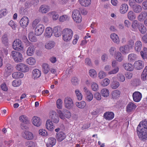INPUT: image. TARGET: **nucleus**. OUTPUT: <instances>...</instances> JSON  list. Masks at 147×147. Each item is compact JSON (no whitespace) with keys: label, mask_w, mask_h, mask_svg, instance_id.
Wrapping results in <instances>:
<instances>
[{"label":"nucleus","mask_w":147,"mask_h":147,"mask_svg":"<svg viewBox=\"0 0 147 147\" xmlns=\"http://www.w3.org/2000/svg\"><path fill=\"white\" fill-rule=\"evenodd\" d=\"M62 39L66 42H70L72 39L74 35V32L71 29L65 28L62 32Z\"/></svg>","instance_id":"obj_1"},{"label":"nucleus","mask_w":147,"mask_h":147,"mask_svg":"<svg viewBox=\"0 0 147 147\" xmlns=\"http://www.w3.org/2000/svg\"><path fill=\"white\" fill-rule=\"evenodd\" d=\"M11 56L16 62H20L23 60L22 55L19 52L13 51L11 52Z\"/></svg>","instance_id":"obj_2"},{"label":"nucleus","mask_w":147,"mask_h":147,"mask_svg":"<svg viewBox=\"0 0 147 147\" xmlns=\"http://www.w3.org/2000/svg\"><path fill=\"white\" fill-rule=\"evenodd\" d=\"M72 18L75 22L79 23L81 22L82 20V18L79 11L78 10H74L72 15Z\"/></svg>","instance_id":"obj_3"},{"label":"nucleus","mask_w":147,"mask_h":147,"mask_svg":"<svg viewBox=\"0 0 147 147\" xmlns=\"http://www.w3.org/2000/svg\"><path fill=\"white\" fill-rule=\"evenodd\" d=\"M56 111L58 114L59 117L61 119H64L66 118H69L71 116V113L68 110H66L64 113L60 110L57 109Z\"/></svg>","instance_id":"obj_4"},{"label":"nucleus","mask_w":147,"mask_h":147,"mask_svg":"<svg viewBox=\"0 0 147 147\" xmlns=\"http://www.w3.org/2000/svg\"><path fill=\"white\" fill-rule=\"evenodd\" d=\"M58 115L55 111L52 110L50 112L49 117L51 119V121L54 123H57L59 121V117Z\"/></svg>","instance_id":"obj_5"},{"label":"nucleus","mask_w":147,"mask_h":147,"mask_svg":"<svg viewBox=\"0 0 147 147\" xmlns=\"http://www.w3.org/2000/svg\"><path fill=\"white\" fill-rule=\"evenodd\" d=\"M74 105L72 99L70 97H66L64 99V106L66 109H71Z\"/></svg>","instance_id":"obj_6"},{"label":"nucleus","mask_w":147,"mask_h":147,"mask_svg":"<svg viewBox=\"0 0 147 147\" xmlns=\"http://www.w3.org/2000/svg\"><path fill=\"white\" fill-rule=\"evenodd\" d=\"M137 131L140 138L143 140L147 139V129L137 128Z\"/></svg>","instance_id":"obj_7"},{"label":"nucleus","mask_w":147,"mask_h":147,"mask_svg":"<svg viewBox=\"0 0 147 147\" xmlns=\"http://www.w3.org/2000/svg\"><path fill=\"white\" fill-rule=\"evenodd\" d=\"M27 46H30L28 48L26 51V54L29 56L34 55L35 51V47L31 43L28 41L26 43Z\"/></svg>","instance_id":"obj_8"},{"label":"nucleus","mask_w":147,"mask_h":147,"mask_svg":"<svg viewBox=\"0 0 147 147\" xmlns=\"http://www.w3.org/2000/svg\"><path fill=\"white\" fill-rule=\"evenodd\" d=\"M13 48L16 50H22L23 48V46L21 40L19 39L15 40L13 43Z\"/></svg>","instance_id":"obj_9"},{"label":"nucleus","mask_w":147,"mask_h":147,"mask_svg":"<svg viewBox=\"0 0 147 147\" xmlns=\"http://www.w3.org/2000/svg\"><path fill=\"white\" fill-rule=\"evenodd\" d=\"M35 28V34L36 36H40L44 32L45 29V26L42 24H39Z\"/></svg>","instance_id":"obj_10"},{"label":"nucleus","mask_w":147,"mask_h":147,"mask_svg":"<svg viewBox=\"0 0 147 147\" xmlns=\"http://www.w3.org/2000/svg\"><path fill=\"white\" fill-rule=\"evenodd\" d=\"M16 68L18 71L24 72H27L29 71V68L27 65L22 63L18 64L16 66Z\"/></svg>","instance_id":"obj_11"},{"label":"nucleus","mask_w":147,"mask_h":147,"mask_svg":"<svg viewBox=\"0 0 147 147\" xmlns=\"http://www.w3.org/2000/svg\"><path fill=\"white\" fill-rule=\"evenodd\" d=\"M29 18L26 16L23 17L20 20L19 22L20 26L23 28H25L29 23Z\"/></svg>","instance_id":"obj_12"},{"label":"nucleus","mask_w":147,"mask_h":147,"mask_svg":"<svg viewBox=\"0 0 147 147\" xmlns=\"http://www.w3.org/2000/svg\"><path fill=\"white\" fill-rule=\"evenodd\" d=\"M32 123L35 126L38 127L42 124V121L40 118L37 116L33 117L31 120Z\"/></svg>","instance_id":"obj_13"},{"label":"nucleus","mask_w":147,"mask_h":147,"mask_svg":"<svg viewBox=\"0 0 147 147\" xmlns=\"http://www.w3.org/2000/svg\"><path fill=\"white\" fill-rule=\"evenodd\" d=\"M20 121L24 123L21 124V127L22 129H26V126L25 124L27 123L28 122V118L27 116L25 115H23L19 117Z\"/></svg>","instance_id":"obj_14"},{"label":"nucleus","mask_w":147,"mask_h":147,"mask_svg":"<svg viewBox=\"0 0 147 147\" xmlns=\"http://www.w3.org/2000/svg\"><path fill=\"white\" fill-rule=\"evenodd\" d=\"M133 100L136 102H139L142 97V94L138 91H135L132 94Z\"/></svg>","instance_id":"obj_15"},{"label":"nucleus","mask_w":147,"mask_h":147,"mask_svg":"<svg viewBox=\"0 0 147 147\" xmlns=\"http://www.w3.org/2000/svg\"><path fill=\"white\" fill-rule=\"evenodd\" d=\"M62 28L60 26H57L53 28V32L54 35L57 37H58L61 35Z\"/></svg>","instance_id":"obj_16"},{"label":"nucleus","mask_w":147,"mask_h":147,"mask_svg":"<svg viewBox=\"0 0 147 147\" xmlns=\"http://www.w3.org/2000/svg\"><path fill=\"white\" fill-rule=\"evenodd\" d=\"M119 50L121 53L123 54H127L130 52V47L128 45H125L121 46Z\"/></svg>","instance_id":"obj_17"},{"label":"nucleus","mask_w":147,"mask_h":147,"mask_svg":"<svg viewBox=\"0 0 147 147\" xmlns=\"http://www.w3.org/2000/svg\"><path fill=\"white\" fill-rule=\"evenodd\" d=\"M137 106L133 102L129 103L126 107V111L128 113L133 112L135 110Z\"/></svg>","instance_id":"obj_18"},{"label":"nucleus","mask_w":147,"mask_h":147,"mask_svg":"<svg viewBox=\"0 0 147 147\" xmlns=\"http://www.w3.org/2000/svg\"><path fill=\"white\" fill-rule=\"evenodd\" d=\"M22 136L25 139L28 140H32L34 138L33 134L32 132L28 131H25L23 133Z\"/></svg>","instance_id":"obj_19"},{"label":"nucleus","mask_w":147,"mask_h":147,"mask_svg":"<svg viewBox=\"0 0 147 147\" xmlns=\"http://www.w3.org/2000/svg\"><path fill=\"white\" fill-rule=\"evenodd\" d=\"M52 121L50 119L47 120L46 123V128L50 131H53L55 129V126L54 125Z\"/></svg>","instance_id":"obj_20"},{"label":"nucleus","mask_w":147,"mask_h":147,"mask_svg":"<svg viewBox=\"0 0 147 147\" xmlns=\"http://www.w3.org/2000/svg\"><path fill=\"white\" fill-rule=\"evenodd\" d=\"M104 118L107 120H110L112 119L114 117V113L111 111L107 112L103 115Z\"/></svg>","instance_id":"obj_21"},{"label":"nucleus","mask_w":147,"mask_h":147,"mask_svg":"<svg viewBox=\"0 0 147 147\" xmlns=\"http://www.w3.org/2000/svg\"><path fill=\"white\" fill-rule=\"evenodd\" d=\"M134 66L136 69L140 70L144 67V65L142 61L141 60H138L135 62Z\"/></svg>","instance_id":"obj_22"},{"label":"nucleus","mask_w":147,"mask_h":147,"mask_svg":"<svg viewBox=\"0 0 147 147\" xmlns=\"http://www.w3.org/2000/svg\"><path fill=\"white\" fill-rule=\"evenodd\" d=\"M128 10V6L126 3L122 4L120 7L119 11L122 14L125 13Z\"/></svg>","instance_id":"obj_23"},{"label":"nucleus","mask_w":147,"mask_h":147,"mask_svg":"<svg viewBox=\"0 0 147 147\" xmlns=\"http://www.w3.org/2000/svg\"><path fill=\"white\" fill-rule=\"evenodd\" d=\"M56 143V139L50 137L48 139L46 144L47 147H53Z\"/></svg>","instance_id":"obj_24"},{"label":"nucleus","mask_w":147,"mask_h":147,"mask_svg":"<svg viewBox=\"0 0 147 147\" xmlns=\"http://www.w3.org/2000/svg\"><path fill=\"white\" fill-rule=\"evenodd\" d=\"M50 10L49 7L47 5H41L39 9V11L42 13L44 14L47 13Z\"/></svg>","instance_id":"obj_25"},{"label":"nucleus","mask_w":147,"mask_h":147,"mask_svg":"<svg viewBox=\"0 0 147 147\" xmlns=\"http://www.w3.org/2000/svg\"><path fill=\"white\" fill-rule=\"evenodd\" d=\"M32 73L33 78L35 79L39 78L40 76L41 72L40 70L35 69L32 70Z\"/></svg>","instance_id":"obj_26"},{"label":"nucleus","mask_w":147,"mask_h":147,"mask_svg":"<svg viewBox=\"0 0 147 147\" xmlns=\"http://www.w3.org/2000/svg\"><path fill=\"white\" fill-rule=\"evenodd\" d=\"M110 38L111 40L115 43L117 44H119L120 43V40L118 36L115 33H113L111 34Z\"/></svg>","instance_id":"obj_27"},{"label":"nucleus","mask_w":147,"mask_h":147,"mask_svg":"<svg viewBox=\"0 0 147 147\" xmlns=\"http://www.w3.org/2000/svg\"><path fill=\"white\" fill-rule=\"evenodd\" d=\"M56 138L57 140L61 142L66 138V135L63 132L60 131L56 134Z\"/></svg>","instance_id":"obj_28"},{"label":"nucleus","mask_w":147,"mask_h":147,"mask_svg":"<svg viewBox=\"0 0 147 147\" xmlns=\"http://www.w3.org/2000/svg\"><path fill=\"white\" fill-rule=\"evenodd\" d=\"M42 72L44 74H48L50 70V66L47 63H43L42 65Z\"/></svg>","instance_id":"obj_29"},{"label":"nucleus","mask_w":147,"mask_h":147,"mask_svg":"<svg viewBox=\"0 0 147 147\" xmlns=\"http://www.w3.org/2000/svg\"><path fill=\"white\" fill-rule=\"evenodd\" d=\"M147 16V12L146 11H143L139 14L138 19L140 22H143Z\"/></svg>","instance_id":"obj_30"},{"label":"nucleus","mask_w":147,"mask_h":147,"mask_svg":"<svg viewBox=\"0 0 147 147\" xmlns=\"http://www.w3.org/2000/svg\"><path fill=\"white\" fill-rule=\"evenodd\" d=\"M48 16L50 18H52L54 20H57L59 17V15L55 11H52L47 13Z\"/></svg>","instance_id":"obj_31"},{"label":"nucleus","mask_w":147,"mask_h":147,"mask_svg":"<svg viewBox=\"0 0 147 147\" xmlns=\"http://www.w3.org/2000/svg\"><path fill=\"white\" fill-rule=\"evenodd\" d=\"M120 94L121 92L119 90H115L111 93L112 98L113 99H116L120 97Z\"/></svg>","instance_id":"obj_32"},{"label":"nucleus","mask_w":147,"mask_h":147,"mask_svg":"<svg viewBox=\"0 0 147 147\" xmlns=\"http://www.w3.org/2000/svg\"><path fill=\"white\" fill-rule=\"evenodd\" d=\"M53 30L52 28L50 27H47L45 30V36L47 37H51L52 35Z\"/></svg>","instance_id":"obj_33"},{"label":"nucleus","mask_w":147,"mask_h":147,"mask_svg":"<svg viewBox=\"0 0 147 147\" xmlns=\"http://www.w3.org/2000/svg\"><path fill=\"white\" fill-rule=\"evenodd\" d=\"M124 69L127 71H132L133 70L134 67L132 64L128 63H124L123 64Z\"/></svg>","instance_id":"obj_34"},{"label":"nucleus","mask_w":147,"mask_h":147,"mask_svg":"<svg viewBox=\"0 0 147 147\" xmlns=\"http://www.w3.org/2000/svg\"><path fill=\"white\" fill-rule=\"evenodd\" d=\"M131 24L132 27V30L134 31H136L137 30V28H138L139 25L140 23H139L137 20H133Z\"/></svg>","instance_id":"obj_35"},{"label":"nucleus","mask_w":147,"mask_h":147,"mask_svg":"<svg viewBox=\"0 0 147 147\" xmlns=\"http://www.w3.org/2000/svg\"><path fill=\"white\" fill-rule=\"evenodd\" d=\"M142 42L140 40L136 41L135 44L134 49L137 52H140L142 48Z\"/></svg>","instance_id":"obj_36"},{"label":"nucleus","mask_w":147,"mask_h":147,"mask_svg":"<svg viewBox=\"0 0 147 147\" xmlns=\"http://www.w3.org/2000/svg\"><path fill=\"white\" fill-rule=\"evenodd\" d=\"M76 106L80 109H84L86 106V104L84 101H82L81 102H76L75 103Z\"/></svg>","instance_id":"obj_37"},{"label":"nucleus","mask_w":147,"mask_h":147,"mask_svg":"<svg viewBox=\"0 0 147 147\" xmlns=\"http://www.w3.org/2000/svg\"><path fill=\"white\" fill-rule=\"evenodd\" d=\"M55 45V42L53 41L47 42L45 45V47L47 49H50L53 48Z\"/></svg>","instance_id":"obj_38"},{"label":"nucleus","mask_w":147,"mask_h":147,"mask_svg":"<svg viewBox=\"0 0 147 147\" xmlns=\"http://www.w3.org/2000/svg\"><path fill=\"white\" fill-rule=\"evenodd\" d=\"M80 4L82 6L88 7L91 3V0H79Z\"/></svg>","instance_id":"obj_39"},{"label":"nucleus","mask_w":147,"mask_h":147,"mask_svg":"<svg viewBox=\"0 0 147 147\" xmlns=\"http://www.w3.org/2000/svg\"><path fill=\"white\" fill-rule=\"evenodd\" d=\"M137 55L133 53H131L128 55L127 56V59L130 62H134L137 58Z\"/></svg>","instance_id":"obj_40"},{"label":"nucleus","mask_w":147,"mask_h":147,"mask_svg":"<svg viewBox=\"0 0 147 147\" xmlns=\"http://www.w3.org/2000/svg\"><path fill=\"white\" fill-rule=\"evenodd\" d=\"M127 17L130 20L133 21L136 18L135 14L132 11H130L127 13Z\"/></svg>","instance_id":"obj_41"},{"label":"nucleus","mask_w":147,"mask_h":147,"mask_svg":"<svg viewBox=\"0 0 147 147\" xmlns=\"http://www.w3.org/2000/svg\"><path fill=\"white\" fill-rule=\"evenodd\" d=\"M24 74L20 72H16L12 74V77L14 78H21L23 77Z\"/></svg>","instance_id":"obj_42"},{"label":"nucleus","mask_w":147,"mask_h":147,"mask_svg":"<svg viewBox=\"0 0 147 147\" xmlns=\"http://www.w3.org/2000/svg\"><path fill=\"white\" fill-rule=\"evenodd\" d=\"M115 58L117 61L121 62L123 59V57L121 52H117L115 55Z\"/></svg>","instance_id":"obj_43"},{"label":"nucleus","mask_w":147,"mask_h":147,"mask_svg":"<svg viewBox=\"0 0 147 147\" xmlns=\"http://www.w3.org/2000/svg\"><path fill=\"white\" fill-rule=\"evenodd\" d=\"M138 29L139 31L142 34H145L146 31V28L142 23H140L139 25Z\"/></svg>","instance_id":"obj_44"},{"label":"nucleus","mask_w":147,"mask_h":147,"mask_svg":"<svg viewBox=\"0 0 147 147\" xmlns=\"http://www.w3.org/2000/svg\"><path fill=\"white\" fill-rule=\"evenodd\" d=\"M26 62L27 63L31 65H34L36 62L35 59L33 57H30L27 59Z\"/></svg>","instance_id":"obj_45"},{"label":"nucleus","mask_w":147,"mask_h":147,"mask_svg":"<svg viewBox=\"0 0 147 147\" xmlns=\"http://www.w3.org/2000/svg\"><path fill=\"white\" fill-rule=\"evenodd\" d=\"M28 38L29 40L31 42H35L37 40L36 37L33 32H30L28 34Z\"/></svg>","instance_id":"obj_46"},{"label":"nucleus","mask_w":147,"mask_h":147,"mask_svg":"<svg viewBox=\"0 0 147 147\" xmlns=\"http://www.w3.org/2000/svg\"><path fill=\"white\" fill-rule=\"evenodd\" d=\"M137 128L144 129H147V121L145 120L140 123L138 125Z\"/></svg>","instance_id":"obj_47"},{"label":"nucleus","mask_w":147,"mask_h":147,"mask_svg":"<svg viewBox=\"0 0 147 147\" xmlns=\"http://www.w3.org/2000/svg\"><path fill=\"white\" fill-rule=\"evenodd\" d=\"M101 93L102 96L105 97H108L109 94V92L108 90L104 88L102 89L101 91Z\"/></svg>","instance_id":"obj_48"},{"label":"nucleus","mask_w":147,"mask_h":147,"mask_svg":"<svg viewBox=\"0 0 147 147\" xmlns=\"http://www.w3.org/2000/svg\"><path fill=\"white\" fill-rule=\"evenodd\" d=\"M75 93L78 100H81L83 98V95L81 92L78 89H76L75 91Z\"/></svg>","instance_id":"obj_49"},{"label":"nucleus","mask_w":147,"mask_h":147,"mask_svg":"<svg viewBox=\"0 0 147 147\" xmlns=\"http://www.w3.org/2000/svg\"><path fill=\"white\" fill-rule=\"evenodd\" d=\"M117 78L118 80L121 82H123L125 80V77L124 75L121 73H118L117 75Z\"/></svg>","instance_id":"obj_50"},{"label":"nucleus","mask_w":147,"mask_h":147,"mask_svg":"<svg viewBox=\"0 0 147 147\" xmlns=\"http://www.w3.org/2000/svg\"><path fill=\"white\" fill-rule=\"evenodd\" d=\"M93 98V96L92 92H91L86 94V100L88 102H90L92 101Z\"/></svg>","instance_id":"obj_51"},{"label":"nucleus","mask_w":147,"mask_h":147,"mask_svg":"<svg viewBox=\"0 0 147 147\" xmlns=\"http://www.w3.org/2000/svg\"><path fill=\"white\" fill-rule=\"evenodd\" d=\"M133 8L134 11L136 13H139L140 12L142 9V6L138 5L134 6Z\"/></svg>","instance_id":"obj_52"},{"label":"nucleus","mask_w":147,"mask_h":147,"mask_svg":"<svg viewBox=\"0 0 147 147\" xmlns=\"http://www.w3.org/2000/svg\"><path fill=\"white\" fill-rule=\"evenodd\" d=\"M141 78L143 81H145L147 79V66L145 67L142 74Z\"/></svg>","instance_id":"obj_53"},{"label":"nucleus","mask_w":147,"mask_h":147,"mask_svg":"<svg viewBox=\"0 0 147 147\" xmlns=\"http://www.w3.org/2000/svg\"><path fill=\"white\" fill-rule=\"evenodd\" d=\"M69 17L67 15H63L61 16L59 18V21L61 22H63L65 21L69 20Z\"/></svg>","instance_id":"obj_54"},{"label":"nucleus","mask_w":147,"mask_h":147,"mask_svg":"<svg viewBox=\"0 0 147 147\" xmlns=\"http://www.w3.org/2000/svg\"><path fill=\"white\" fill-rule=\"evenodd\" d=\"M140 54L142 57L144 59H147V48L144 47L143 51H141Z\"/></svg>","instance_id":"obj_55"},{"label":"nucleus","mask_w":147,"mask_h":147,"mask_svg":"<svg viewBox=\"0 0 147 147\" xmlns=\"http://www.w3.org/2000/svg\"><path fill=\"white\" fill-rule=\"evenodd\" d=\"M8 38L6 34L4 35L2 38V41L5 47H8Z\"/></svg>","instance_id":"obj_56"},{"label":"nucleus","mask_w":147,"mask_h":147,"mask_svg":"<svg viewBox=\"0 0 147 147\" xmlns=\"http://www.w3.org/2000/svg\"><path fill=\"white\" fill-rule=\"evenodd\" d=\"M22 84V81L20 80H15L12 82V85L14 87H18Z\"/></svg>","instance_id":"obj_57"},{"label":"nucleus","mask_w":147,"mask_h":147,"mask_svg":"<svg viewBox=\"0 0 147 147\" xmlns=\"http://www.w3.org/2000/svg\"><path fill=\"white\" fill-rule=\"evenodd\" d=\"M110 80L107 78L103 79L101 82V85L103 87L107 86L110 83Z\"/></svg>","instance_id":"obj_58"},{"label":"nucleus","mask_w":147,"mask_h":147,"mask_svg":"<svg viewBox=\"0 0 147 147\" xmlns=\"http://www.w3.org/2000/svg\"><path fill=\"white\" fill-rule=\"evenodd\" d=\"M119 68L118 67H116L112 70H110L109 71L108 74L109 75L115 74L119 71Z\"/></svg>","instance_id":"obj_59"},{"label":"nucleus","mask_w":147,"mask_h":147,"mask_svg":"<svg viewBox=\"0 0 147 147\" xmlns=\"http://www.w3.org/2000/svg\"><path fill=\"white\" fill-rule=\"evenodd\" d=\"M63 102L61 99H58L56 102L57 108L59 109H61L62 108Z\"/></svg>","instance_id":"obj_60"},{"label":"nucleus","mask_w":147,"mask_h":147,"mask_svg":"<svg viewBox=\"0 0 147 147\" xmlns=\"http://www.w3.org/2000/svg\"><path fill=\"white\" fill-rule=\"evenodd\" d=\"M119 83L118 81H114L112 82L111 87L113 89H116L119 86Z\"/></svg>","instance_id":"obj_61"},{"label":"nucleus","mask_w":147,"mask_h":147,"mask_svg":"<svg viewBox=\"0 0 147 147\" xmlns=\"http://www.w3.org/2000/svg\"><path fill=\"white\" fill-rule=\"evenodd\" d=\"M91 88L94 91H97L98 89V86L97 84L95 82H92V83Z\"/></svg>","instance_id":"obj_62"},{"label":"nucleus","mask_w":147,"mask_h":147,"mask_svg":"<svg viewBox=\"0 0 147 147\" xmlns=\"http://www.w3.org/2000/svg\"><path fill=\"white\" fill-rule=\"evenodd\" d=\"M72 84L74 86H76L79 84V80L78 78L75 77H73L71 80Z\"/></svg>","instance_id":"obj_63"},{"label":"nucleus","mask_w":147,"mask_h":147,"mask_svg":"<svg viewBox=\"0 0 147 147\" xmlns=\"http://www.w3.org/2000/svg\"><path fill=\"white\" fill-rule=\"evenodd\" d=\"M89 74L90 76L92 78H95L97 75L96 71L93 69L90 70L89 71Z\"/></svg>","instance_id":"obj_64"}]
</instances>
